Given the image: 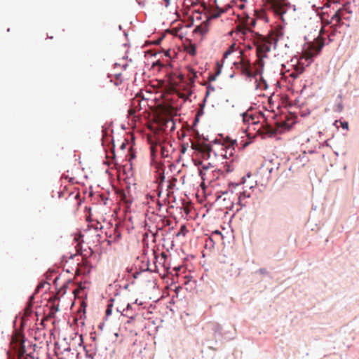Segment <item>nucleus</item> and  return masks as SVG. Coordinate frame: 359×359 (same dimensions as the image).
Instances as JSON below:
<instances>
[{
	"mask_svg": "<svg viewBox=\"0 0 359 359\" xmlns=\"http://www.w3.org/2000/svg\"><path fill=\"white\" fill-rule=\"evenodd\" d=\"M277 40L273 34H271L269 39L262 37L257 43V59L253 64L254 70L251 67L250 60L241 57L240 62L237 64V68L241 70V74L248 78H255L257 75H261L264 65V58L266 57V53L270 51L273 41L276 43ZM240 54L242 56V50L240 51Z\"/></svg>",
	"mask_w": 359,
	"mask_h": 359,
	"instance_id": "obj_1",
	"label": "nucleus"
},
{
	"mask_svg": "<svg viewBox=\"0 0 359 359\" xmlns=\"http://www.w3.org/2000/svg\"><path fill=\"white\" fill-rule=\"evenodd\" d=\"M266 2L269 9H271L276 15L280 17L283 22L285 21L284 15L287 13L288 10H296L295 6L291 5L287 0H266Z\"/></svg>",
	"mask_w": 359,
	"mask_h": 359,
	"instance_id": "obj_2",
	"label": "nucleus"
},
{
	"mask_svg": "<svg viewBox=\"0 0 359 359\" xmlns=\"http://www.w3.org/2000/svg\"><path fill=\"white\" fill-rule=\"evenodd\" d=\"M24 337L22 334L15 332L11 337L10 344L11 348L15 353H17L18 359H21L25 353V346L24 344Z\"/></svg>",
	"mask_w": 359,
	"mask_h": 359,
	"instance_id": "obj_3",
	"label": "nucleus"
},
{
	"mask_svg": "<svg viewBox=\"0 0 359 359\" xmlns=\"http://www.w3.org/2000/svg\"><path fill=\"white\" fill-rule=\"evenodd\" d=\"M191 149L197 151L203 159L208 160L211 158L212 149L208 144L192 142Z\"/></svg>",
	"mask_w": 359,
	"mask_h": 359,
	"instance_id": "obj_4",
	"label": "nucleus"
},
{
	"mask_svg": "<svg viewBox=\"0 0 359 359\" xmlns=\"http://www.w3.org/2000/svg\"><path fill=\"white\" fill-rule=\"evenodd\" d=\"M186 69L187 71V76L189 77V84L191 86H192L195 82V79L197 77V72L190 66H187Z\"/></svg>",
	"mask_w": 359,
	"mask_h": 359,
	"instance_id": "obj_5",
	"label": "nucleus"
},
{
	"mask_svg": "<svg viewBox=\"0 0 359 359\" xmlns=\"http://www.w3.org/2000/svg\"><path fill=\"white\" fill-rule=\"evenodd\" d=\"M250 195L249 193H247V191H244L243 192H241L238 196V203L241 206H245L246 205L245 200L248 198H250Z\"/></svg>",
	"mask_w": 359,
	"mask_h": 359,
	"instance_id": "obj_6",
	"label": "nucleus"
},
{
	"mask_svg": "<svg viewBox=\"0 0 359 359\" xmlns=\"http://www.w3.org/2000/svg\"><path fill=\"white\" fill-rule=\"evenodd\" d=\"M243 121L244 123L248 124H257V122L255 121V118L252 115H249L248 113L242 114Z\"/></svg>",
	"mask_w": 359,
	"mask_h": 359,
	"instance_id": "obj_7",
	"label": "nucleus"
},
{
	"mask_svg": "<svg viewBox=\"0 0 359 359\" xmlns=\"http://www.w3.org/2000/svg\"><path fill=\"white\" fill-rule=\"evenodd\" d=\"M243 23L244 24L245 27H246L248 29H250V27L255 26V18H251L249 16H247L246 18H243Z\"/></svg>",
	"mask_w": 359,
	"mask_h": 359,
	"instance_id": "obj_8",
	"label": "nucleus"
},
{
	"mask_svg": "<svg viewBox=\"0 0 359 359\" xmlns=\"http://www.w3.org/2000/svg\"><path fill=\"white\" fill-rule=\"evenodd\" d=\"M341 11L339 10L332 16L331 21L335 22L336 25H339L341 20Z\"/></svg>",
	"mask_w": 359,
	"mask_h": 359,
	"instance_id": "obj_9",
	"label": "nucleus"
},
{
	"mask_svg": "<svg viewBox=\"0 0 359 359\" xmlns=\"http://www.w3.org/2000/svg\"><path fill=\"white\" fill-rule=\"evenodd\" d=\"M303 68L297 67L293 72L289 74V76L295 80L303 72Z\"/></svg>",
	"mask_w": 359,
	"mask_h": 359,
	"instance_id": "obj_10",
	"label": "nucleus"
},
{
	"mask_svg": "<svg viewBox=\"0 0 359 359\" xmlns=\"http://www.w3.org/2000/svg\"><path fill=\"white\" fill-rule=\"evenodd\" d=\"M231 8V6H230V5H228L227 6H226V7H225V8H219L217 7V9H218V10H219V12H214V13L212 14V18H218V17L221 15V13H224V12L227 11V10H228L229 8Z\"/></svg>",
	"mask_w": 359,
	"mask_h": 359,
	"instance_id": "obj_11",
	"label": "nucleus"
},
{
	"mask_svg": "<svg viewBox=\"0 0 359 359\" xmlns=\"http://www.w3.org/2000/svg\"><path fill=\"white\" fill-rule=\"evenodd\" d=\"M236 50V44L233 43L231 45L229 48L224 53V58L228 57L229 55H231Z\"/></svg>",
	"mask_w": 359,
	"mask_h": 359,
	"instance_id": "obj_12",
	"label": "nucleus"
},
{
	"mask_svg": "<svg viewBox=\"0 0 359 359\" xmlns=\"http://www.w3.org/2000/svg\"><path fill=\"white\" fill-rule=\"evenodd\" d=\"M215 90V88L214 86H212V85L210 84H208L207 86V88H206V93H205V98H204V102L206 101V99L208 98V97L210 95V93L212 92H214Z\"/></svg>",
	"mask_w": 359,
	"mask_h": 359,
	"instance_id": "obj_13",
	"label": "nucleus"
},
{
	"mask_svg": "<svg viewBox=\"0 0 359 359\" xmlns=\"http://www.w3.org/2000/svg\"><path fill=\"white\" fill-rule=\"evenodd\" d=\"M128 66V64L125 60H122L121 62L115 63V69H118L120 67L126 70Z\"/></svg>",
	"mask_w": 359,
	"mask_h": 359,
	"instance_id": "obj_14",
	"label": "nucleus"
},
{
	"mask_svg": "<svg viewBox=\"0 0 359 359\" xmlns=\"http://www.w3.org/2000/svg\"><path fill=\"white\" fill-rule=\"evenodd\" d=\"M188 53L191 55H196V47L194 46H191L188 50H187Z\"/></svg>",
	"mask_w": 359,
	"mask_h": 359,
	"instance_id": "obj_15",
	"label": "nucleus"
},
{
	"mask_svg": "<svg viewBox=\"0 0 359 359\" xmlns=\"http://www.w3.org/2000/svg\"><path fill=\"white\" fill-rule=\"evenodd\" d=\"M339 11H341V14H342V13H343L344 11H346V12H347L348 13H352V11L350 10V6H348V5H344V6H343V8H342L341 9H340Z\"/></svg>",
	"mask_w": 359,
	"mask_h": 359,
	"instance_id": "obj_16",
	"label": "nucleus"
},
{
	"mask_svg": "<svg viewBox=\"0 0 359 359\" xmlns=\"http://www.w3.org/2000/svg\"><path fill=\"white\" fill-rule=\"evenodd\" d=\"M121 200L126 203H132V201L127 198L126 194L123 193L121 196Z\"/></svg>",
	"mask_w": 359,
	"mask_h": 359,
	"instance_id": "obj_17",
	"label": "nucleus"
},
{
	"mask_svg": "<svg viewBox=\"0 0 359 359\" xmlns=\"http://www.w3.org/2000/svg\"><path fill=\"white\" fill-rule=\"evenodd\" d=\"M111 312H112V305L109 304L107 306V309H106V315L109 316V315H111Z\"/></svg>",
	"mask_w": 359,
	"mask_h": 359,
	"instance_id": "obj_18",
	"label": "nucleus"
},
{
	"mask_svg": "<svg viewBox=\"0 0 359 359\" xmlns=\"http://www.w3.org/2000/svg\"><path fill=\"white\" fill-rule=\"evenodd\" d=\"M339 123H340L341 126L344 129H346V130H348V122L339 121Z\"/></svg>",
	"mask_w": 359,
	"mask_h": 359,
	"instance_id": "obj_19",
	"label": "nucleus"
},
{
	"mask_svg": "<svg viewBox=\"0 0 359 359\" xmlns=\"http://www.w3.org/2000/svg\"><path fill=\"white\" fill-rule=\"evenodd\" d=\"M114 75L116 76V79L117 80H120V81L121 82V76H122V73L121 72H115L114 73Z\"/></svg>",
	"mask_w": 359,
	"mask_h": 359,
	"instance_id": "obj_20",
	"label": "nucleus"
},
{
	"mask_svg": "<svg viewBox=\"0 0 359 359\" xmlns=\"http://www.w3.org/2000/svg\"><path fill=\"white\" fill-rule=\"evenodd\" d=\"M221 73V67L219 66V63L217 64V69H216V72L215 74V75H217V76L218 75H219Z\"/></svg>",
	"mask_w": 359,
	"mask_h": 359,
	"instance_id": "obj_21",
	"label": "nucleus"
},
{
	"mask_svg": "<svg viewBox=\"0 0 359 359\" xmlns=\"http://www.w3.org/2000/svg\"><path fill=\"white\" fill-rule=\"evenodd\" d=\"M217 78V75H215V74H211L208 76V81H213L216 79Z\"/></svg>",
	"mask_w": 359,
	"mask_h": 359,
	"instance_id": "obj_22",
	"label": "nucleus"
},
{
	"mask_svg": "<svg viewBox=\"0 0 359 359\" xmlns=\"http://www.w3.org/2000/svg\"><path fill=\"white\" fill-rule=\"evenodd\" d=\"M323 46H324L323 42H321L320 43H319V44L318 45V48H317V49H316V53H318L321 50V48H323Z\"/></svg>",
	"mask_w": 359,
	"mask_h": 359,
	"instance_id": "obj_23",
	"label": "nucleus"
},
{
	"mask_svg": "<svg viewBox=\"0 0 359 359\" xmlns=\"http://www.w3.org/2000/svg\"><path fill=\"white\" fill-rule=\"evenodd\" d=\"M82 237V235L81 233H79V235H76L75 237H74V241L76 242H79V241L80 240V238Z\"/></svg>",
	"mask_w": 359,
	"mask_h": 359,
	"instance_id": "obj_24",
	"label": "nucleus"
},
{
	"mask_svg": "<svg viewBox=\"0 0 359 359\" xmlns=\"http://www.w3.org/2000/svg\"><path fill=\"white\" fill-rule=\"evenodd\" d=\"M245 4L243 3H241L240 4L237 5V7H238L240 9H243L245 8Z\"/></svg>",
	"mask_w": 359,
	"mask_h": 359,
	"instance_id": "obj_25",
	"label": "nucleus"
},
{
	"mask_svg": "<svg viewBox=\"0 0 359 359\" xmlns=\"http://www.w3.org/2000/svg\"><path fill=\"white\" fill-rule=\"evenodd\" d=\"M80 289H81V288L75 289V290H73V292H73L75 295H76V294L79 292Z\"/></svg>",
	"mask_w": 359,
	"mask_h": 359,
	"instance_id": "obj_26",
	"label": "nucleus"
},
{
	"mask_svg": "<svg viewBox=\"0 0 359 359\" xmlns=\"http://www.w3.org/2000/svg\"><path fill=\"white\" fill-rule=\"evenodd\" d=\"M200 175H201V176L202 179H203V180H205V179H204L205 173H203V172L202 170H201V171H200Z\"/></svg>",
	"mask_w": 359,
	"mask_h": 359,
	"instance_id": "obj_27",
	"label": "nucleus"
},
{
	"mask_svg": "<svg viewBox=\"0 0 359 359\" xmlns=\"http://www.w3.org/2000/svg\"><path fill=\"white\" fill-rule=\"evenodd\" d=\"M43 286V283H40L38 286H37V290H39L41 287H42Z\"/></svg>",
	"mask_w": 359,
	"mask_h": 359,
	"instance_id": "obj_28",
	"label": "nucleus"
},
{
	"mask_svg": "<svg viewBox=\"0 0 359 359\" xmlns=\"http://www.w3.org/2000/svg\"><path fill=\"white\" fill-rule=\"evenodd\" d=\"M208 168V166H205V165H203V169H207Z\"/></svg>",
	"mask_w": 359,
	"mask_h": 359,
	"instance_id": "obj_29",
	"label": "nucleus"
},
{
	"mask_svg": "<svg viewBox=\"0 0 359 359\" xmlns=\"http://www.w3.org/2000/svg\"><path fill=\"white\" fill-rule=\"evenodd\" d=\"M172 184H170L168 186V189H171V188H172Z\"/></svg>",
	"mask_w": 359,
	"mask_h": 359,
	"instance_id": "obj_30",
	"label": "nucleus"
},
{
	"mask_svg": "<svg viewBox=\"0 0 359 359\" xmlns=\"http://www.w3.org/2000/svg\"><path fill=\"white\" fill-rule=\"evenodd\" d=\"M215 233H216V234H221V233L218 231H216Z\"/></svg>",
	"mask_w": 359,
	"mask_h": 359,
	"instance_id": "obj_31",
	"label": "nucleus"
},
{
	"mask_svg": "<svg viewBox=\"0 0 359 359\" xmlns=\"http://www.w3.org/2000/svg\"><path fill=\"white\" fill-rule=\"evenodd\" d=\"M162 256L164 257H166V255H165V253H162Z\"/></svg>",
	"mask_w": 359,
	"mask_h": 359,
	"instance_id": "obj_32",
	"label": "nucleus"
},
{
	"mask_svg": "<svg viewBox=\"0 0 359 359\" xmlns=\"http://www.w3.org/2000/svg\"><path fill=\"white\" fill-rule=\"evenodd\" d=\"M130 307V304H128L127 306V309H128Z\"/></svg>",
	"mask_w": 359,
	"mask_h": 359,
	"instance_id": "obj_33",
	"label": "nucleus"
},
{
	"mask_svg": "<svg viewBox=\"0 0 359 359\" xmlns=\"http://www.w3.org/2000/svg\"><path fill=\"white\" fill-rule=\"evenodd\" d=\"M338 122H339L338 121H336L334 124H335V125H337V123Z\"/></svg>",
	"mask_w": 359,
	"mask_h": 359,
	"instance_id": "obj_34",
	"label": "nucleus"
}]
</instances>
